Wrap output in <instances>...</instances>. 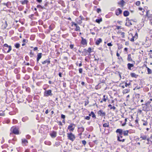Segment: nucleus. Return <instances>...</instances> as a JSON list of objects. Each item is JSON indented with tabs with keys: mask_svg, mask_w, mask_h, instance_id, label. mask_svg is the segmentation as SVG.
<instances>
[{
	"mask_svg": "<svg viewBox=\"0 0 152 152\" xmlns=\"http://www.w3.org/2000/svg\"><path fill=\"white\" fill-rule=\"evenodd\" d=\"M151 102L148 101L145 104H142V110L145 111H152V108L151 105L150 104Z\"/></svg>",
	"mask_w": 152,
	"mask_h": 152,
	"instance_id": "nucleus-1",
	"label": "nucleus"
},
{
	"mask_svg": "<svg viewBox=\"0 0 152 152\" xmlns=\"http://www.w3.org/2000/svg\"><path fill=\"white\" fill-rule=\"evenodd\" d=\"M67 137L68 139L72 141H73L75 138V136L72 133L67 134Z\"/></svg>",
	"mask_w": 152,
	"mask_h": 152,
	"instance_id": "nucleus-2",
	"label": "nucleus"
},
{
	"mask_svg": "<svg viewBox=\"0 0 152 152\" xmlns=\"http://www.w3.org/2000/svg\"><path fill=\"white\" fill-rule=\"evenodd\" d=\"M11 131L15 134H19L18 129L16 127H12L11 129Z\"/></svg>",
	"mask_w": 152,
	"mask_h": 152,
	"instance_id": "nucleus-3",
	"label": "nucleus"
},
{
	"mask_svg": "<svg viewBox=\"0 0 152 152\" xmlns=\"http://www.w3.org/2000/svg\"><path fill=\"white\" fill-rule=\"evenodd\" d=\"M52 94V91L51 90L45 91L44 93V96H51Z\"/></svg>",
	"mask_w": 152,
	"mask_h": 152,
	"instance_id": "nucleus-4",
	"label": "nucleus"
},
{
	"mask_svg": "<svg viewBox=\"0 0 152 152\" xmlns=\"http://www.w3.org/2000/svg\"><path fill=\"white\" fill-rule=\"evenodd\" d=\"M72 26H73V25H74L75 27L76 28L75 29V30L76 31H80V27L79 26H78L77 24L75 23L74 22H72Z\"/></svg>",
	"mask_w": 152,
	"mask_h": 152,
	"instance_id": "nucleus-5",
	"label": "nucleus"
},
{
	"mask_svg": "<svg viewBox=\"0 0 152 152\" xmlns=\"http://www.w3.org/2000/svg\"><path fill=\"white\" fill-rule=\"evenodd\" d=\"M126 20L128 22L125 23V25L128 26L130 27L132 25V20H129L128 18H126Z\"/></svg>",
	"mask_w": 152,
	"mask_h": 152,
	"instance_id": "nucleus-6",
	"label": "nucleus"
},
{
	"mask_svg": "<svg viewBox=\"0 0 152 152\" xmlns=\"http://www.w3.org/2000/svg\"><path fill=\"white\" fill-rule=\"evenodd\" d=\"M75 126V124L72 123L71 124L68 126V129L70 131H73L75 129V126Z\"/></svg>",
	"mask_w": 152,
	"mask_h": 152,
	"instance_id": "nucleus-7",
	"label": "nucleus"
},
{
	"mask_svg": "<svg viewBox=\"0 0 152 152\" xmlns=\"http://www.w3.org/2000/svg\"><path fill=\"white\" fill-rule=\"evenodd\" d=\"M123 136L122 134L121 135L119 134V135H118L117 136V140L118 141H120V142H124L125 140V139H121V138H123Z\"/></svg>",
	"mask_w": 152,
	"mask_h": 152,
	"instance_id": "nucleus-8",
	"label": "nucleus"
},
{
	"mask_svg": "<svg viewBox=\"0 0 152 152\" xmlns=\"http://www.w3.org/2000/svg\"><path fill=\"white\" fill-rule=\"evenodd\" d=\"M98 114L101 116H104L105 115V112H104L102 110H100L98 112Z\"/></svg>",
	"mask_w": 152,
	"mask_h": 152,
	"instance_id": "nucleus-9",
	"label": "nucleus"
},
{
	"mask_svg": "<svg viewBox=\"0 0 152 152\" xmlns=\"http://www.w3.org/2000/svg\"><path fill=\"white\" fill-rule=\"evenodd\" d=\"M122 12V11L120 8H118L115 11V14L117 15H118Z\"/></svg>",
	"mask_w": 152,
	"mask_h": 152,
	"instance_id": "nucleus-10",
	"label": "nucleus"
},
{
	"mask_svg": "<svg viewBox=\"0 0 152 152\" xmlns=\"http://www.w3.org/2000/svg\"><path fill=\"white\" fill-rule=\"evenodd\" d=\"M82 38V40L81 41V43L83 45H86L87 44L86 40V39L83 38V37Z\"/></svg>",
	"mask_w": 152,
	"mask_h": 152,
	"instance_id": "nucleus-11",
	"label": "nucleus"
},
{
	"mask_svg": "<svg viewBox=\"0 0 152 152\" xmlns=\"http://www.w3.org/2000/svg\"><path fill=\"white\" fill-rule=\"evenodd\" d=\"M42 54L41 53H38L37 55V62H38L39 59L41 58Z\"/></svg>",
	"mask_w": 152,
	"mask_h": 152,
	"instance_id": "nucleus-12",
	"label": "nucleus"
},
{
	"mask_svg": "<svg viewBox=\"0 0 152 152\" xmlns=\"http://www.w3.org/2000/svg\"><path fill=\"white\" fill-rule=\"evenodd\" d=\"M125 2L124 1H120L118 2V4L121 7H122L124 5V4L125 3Z\"/></svg>",
	"mask_w": 152,
	"mask_h": 152,
	"instance_id": "nucleus-13",
	"label": "nucleus"
},
{
	"mask_svg": "<svg viewBox=\"0 0 152 152\" xmlns=\"http://www.w3.org/2000/svg\"><path fill=\"white\" fill-rule=\"evenodd\" d=\"M116 132L118 133L119 134H123V130L122 129H118L116 130Z\"/></svg>",
	"mask_w": 152,
	"mask_h": 152,
	"instance_id": "nucleus-14",
	"label": "nucleus"
},
{
	"mask_svg": "<svg viewBox=\"0 0 152 152\" xmlns=\"http://www.w3.org/2000/svg\"><path fill=\"white\" fill-rule=\"evenodd\" d=\"M102 39L101 38H99L96 40L95 42V44L97 45H99V44L102 42Z\"/></svg>",
	"mask_w": 152,
	"mask_h": 152,
	"instance_id": "nucleus-15",
	"label": "nucleus"
},
{
	"mask_svg": "<svg viewBox=\"0 0 152 152\" xmlns=\"http://www.w3.org/2000/svg\"><path fill=\"white\" fill-rule=\"evenodd\" d=\"M127 67L128 69L129 70H132L131 68L134 66V64H133L128 63L127 65Z\"/></svg>",
	"mask_w": 152,
	"mask_h": 152,
	"instance_id": "nucleus-16",
	"label": "nucleus"
},
{
	"mask_svg": "<svg viewBox=\"0 0 152 152\" xmlns=\"http://www.w3.org/2000/svg\"><path fill=\"white\" fill-rule=\"evenodd\" d=\"M127 60L129 61H132L134 63V61L131 58V55L130 54H129L128 55Z\"/></svg>",
	"mask_w": 152,
	"mask_h": 152,
	"instance_id": "nucleus-17",
	"label": "nucleus"
},
{
	"mask_svg": "<svg viewBox=\"0 0 152 152\" xmlns=\"http://www.w3.org/2000/svg\"><path fill=\"white\" fill-rule=\"evenodd\" d=\"M129 14V12L128 11H125L124 12L123 14L124 16H128Z\"/></svg>",
	"mask_w": 152,
	"mask_h": 152,
	"instance_id": "nucleus-18",
	"label": "nucleus"
},
{
	"mask_svg": "<svg viewBox=\"0 0 152 152\" xmlns=\"http://www.w3.org/2000/svg\"><path fill=\"white\" fill-rule=\"evenodd\" d=\"M50 135L52 137H55L56 136V132L55 131H53L50 134Z\"/></svg>",
	"mask_w": 152,
	"mask_h": 152,
	"instance_id": "nucleus-19",
	"label": "nucleus"
},
{
	"mask_svg": "<svg viewBox=\"0 0 152 152\" xmlns=\"http://www.w3.org/2000/svg\"><path fill=\"white\" fill-rule=\"evenodd\" d=\"M22 142L23 144H24L25 145L28 143V141L25 139H22Z\"/></svg>",
	"mask_w": 152,
	"mask_h": 152,
	"instance_id": "nucleus-20",
	"label": "nucleus"
},
{
	"mask_svg": "<svg viewBox=\"0 0 152 152\" xmlns=\"http://www.w3.org/2000/svg\"><path fill=\"white\" fill-rule=\"evenodd\" d=\"M130 75H131V76L132 77H134L135 78H137L138 76V75L136 74L135 73H131L130 74Z\"/></svg>",
	"mask_w": 152,
	"mask_h": 152,
	"instance_id": "nucleus-21",
	"label": "nucleus"
},
{
	"mask_svg": "<svg viewBox=\"0 0 152 152\" xmlns=\"http://www.w3.org/2000/svg\"><path fill=\"white\" fill-rule=\"evenodd\" d=\"M129 133L128 130H126L124 131H123V134L125 136H128Z\"/></svg>",
	"mask_w": 152,
	"mask_h": 152,
	"instance_id": "nucleus-22",
	"label": "nucleus"
},
{
	"mask_svg": "<svg viewBox=\"0 0 152 152\" xmlns=\"http://www.w3.org/2000/svg\"><path fill=\"white\" fill-rule=\"evenodd\" d=\"M146 68H147V71H148V74H150L151 73L152 71L151 70L149 69V68H148L146 65H145Z\"/></svg>",
	"mask_w": 152,
	"mask_h": 152,
	"instance_id": "nucleus-23",
	"label": "nucleus"
},
{
	"mask_svg": "<svg viewBox=\"0 0 152 152\" xmlns=\"http://www.w3.org/2000/svg\"><path fill=\"white\" fill-rule=\"evenodd\" d=\"M47 63L48 64L50 63V61L48 60H46L42 62V64H43Z\"/></svg>",
	"mask_w": 152,
	"mask_h": 152,
	"instance_id": "nucleus-24",
	"label": "nucleus"
},
{
	"mask_svg": "<svg viewBox=\"0 0 152 152\" xmlns=\"http://www.w3.org/2000/svg\"><path fill=\"white\" fill-rule=\"evenodd\" d=\"M130 91V89H124L123 91V93L124 94H126L128 93Z\"/></svg>",
	"mask_w": 152,
	"mask_h": 152,
	"instance_id": "nucleus-25",
	"label": "nucleus"
},
{
	"mask_svg": "<svg viewBox=\"0 0 152 152\" xmlns=\"http://www.w3.org/2000/svg\"><path fill=\"white\" fill-rule=\"evenodd\" d=\"M103 126L104 127H108V128L109 127V123L108 122L107 123H104V124H103Z\"/></svg>",
	"mask_w": 152,
	"mask_h": 152,
	"instance_id": "nucleus-26",
	"label": "nucleus"
},
{
	"mask_svg": "<svg viewBox=\"0 0 152 152\" xmlns=\"http://www.w3.org/2000/svg\"><path fill=\"white\" fill-rule=\"evenodd\" d=\"M78 129H79V131L81 132H83L84 130V129L83 126L81 127L78 128Z\"/></svg>",
	"mask_w": 152,
	"mask_h": 152,
	"instance_id": "nucleus-27",
	"label": "nucleus"
},
{
	"mask_svg": "<svg viewBox=\"0 0 152 152\" xmlns=\"http://www.w3.org/2000/svg\"><path fill=\"white\" fill-rule=\"evenodd\" d=\"M102 21V19L101 18L100 19H97L96 20V22L99 23Z\"/></svg>",
	"mask_w": 152,
	"mask_h": 152,
	"instance_id": "nucleus-28",
	"label": "nucleus"
},
{
	"mask_svg": "<svg viewBox=\"0 0 152 152\" xmlns=\"http://www.w3.org/2000/svg\"><path fill=\"white\" fill-rule=\"evenodd\" d=\"M28 118L27 117H24L23 118H22V121H23L25 122L26 121L28 120Z\"/></svg>",
	"mask_w": 152,
	"mask_h": 152,
	"instance_id": "nucleus-29",
	"label": "nucleus"
},
{
	"mask_svg": "<svg viewBox=\"0 0 152 152\" xmlns=\"http://www.w3.org/2000/svg\"><path fill=\"white\" fill-rule=\"evenodd\" d=\"M146 16H147L150 20L152 19V15H148V11H147Z\"/></svg>",
	"mask_w": 152,
	"mask_h": 152,
	"instance_id": "nucleus-30",
	"label": "nucleus"
},
{
	"mask_svg": "<svg viewBox=\"0 0 152 152\" xmlns=\"http://www.w3.org/2000/svg\"><path fill=\"white\" fill-rule=\"evenodd\" d=\"M138 34L137 32H136L135 35L134 36H132V38H133V39L136 40L138 38Z\"/></svg>",
	"mask_w": 152,
	"mask_h": 152,
	"instance_id": "nucleus-31",
	"label": "nucleus"
},
{
	"mask_svg": "<svg viewBox=\"0 0 152 152\" xmlns=\"http://www.w3.org/2000/svg\"><path fill=\"white\" fill-rule=\"evenodd\" d=\"M142 121L144 122L143 124V126H147L148 125V122L147 121H145L143 120H142Z\"/></svg>",
	"mask_w": 152,
	"mask_h": 152,
	"instance_id": "nucleus-32",
	"label": "nucleus"
},
{
	"mask_svg": "<svg viewBox=\"0 0 152 152\" xmlns=\"http://www.w3.org/2000/svg\"><path fill=\"white\" fill-rule=\"evenodd\" d=\"M108 106L109 107H110V109H113L114 110H115V109H116V107H115V106H113V107H112V106L111 104H109L108 105Z\"/></svg>",
	"mask_w": 152,
	"mask_h": 152,
	"instance_id": "nucleus-33",
	"label": "nucleus"
},
{
	"mask_svg": "<svg viewBox=\"0 0 152 152\" xmlns=\"http://www.w3.org/2000/svg\"><path fill=\"white\" fill-rule=\"evenodd\" d=\"M15 46L17 48H18L20 47V44L18 43H16L15 45Z\"/></svg>",
	"mask_w": 152,
	"mask_h": 152,
	"instance_id": "nucleus-34",
	"label": "nucleus"
},
{
	"mask_svg": "<svg viewBox=\"0 0 152 152\" xmlns=\"http://www.w3.org/2000/svg\"><path fill=\"white\" fill-rule=\"evenodd\" d=\"M107 96H106L105 95H104L103 96V99H102V100H103V101L104 102H106L107 100Z\"/></svg>",
	"mask_w": 152,
	"mask_h": 152,
	"instance_id": "nucleus-35",
	"label": "nucleus"
},
{
	"mask_svg": "<svg viewBox=\"0 0 152 152\" xmlns=\"http://www.w3.org/2000/svg\"><path fill=\"white\" fill-rule=\"evenodd\" d=\"M140 138H142L143 140H145L147 139V136L146 135H144L143 136H141Z\"/></svg>",
	"mask_w": 152,
	"mask_h": 152,
	"instance_id": "nucleus-36",
	"label": "nucleus"
},
{
	"mask_svg": "<svg viewBox=\"0 0 152 152\" xmlns=\"http://www.w3.org/2000/svg\"><path fill=\"white\" fill-rule=\"evenodd\" d=\"M21 2L22 4H27L28 2V1H21Z\"/></svg>",
	"mask_w": 152,
	"mask_h": 152,
	"instance_id": "nucleus-37",
	"label": "nucleus"
},
{
	"mask_svg": "<svg viewBox=\"0 0 152 152\" xmlns=\"http://www.w3.org/2000/svg\"><path fill=\"white\" fill-rule=\"evenodd\" d=\"M91 114H92V118H96V115H95V114H94V113L92 111L91 112Z\"/></svg>",
	"mask_w": 152,
	"mask_h": 152,
	"instance_id": "nucleus-38",
	"label": "nucleus"
},
{
	"mask_svg": "<svg viewBox=\"0 0 152 152\" xmlns=\"http://www.w3.org/2000/svg\"><path fill=\"white\" fill-rule=\"evenodd\" d=\"M45 144L47 145H51V142H50L49 141H45Z\"/></svg>",
	"mask_w": 152,
	"mask_h": 152,
	"instance_id": "nucleus-39",
	"label": "nucleus"
},
{
	"mask_svg": "<svg viewBox=\"0 0 152 152\" xmlns=\"http://www.w3.org/2000/svg\"><path fill=\"white\" fill-rule=\"evenodd\" d=\"M8 48H9V50L7 52V53L10 52L12 50V48L11 46H9Z\"/></svg>",
	"mask_w": 152,
	"mask_h": 152,
	"instance_id": "nucleus-40",
	"label": "nucleus"
},
{
	"mask_svg": "<svg viewBox=\"0 0 152 152\" xmlns=\"http://www.w3.org/2000/svg\"><path fill=\"white\" fill-rule=\"evenodd\" d=\"M37 7L38 8H41L42 9L44 8V7L40 5H37Z\"/></svg>",
	"mask_w": 152,
	"mask_h": 152,
	"instance_id": "nucleus-41",
	"label": "nucleus"
},
{
	"mask_svg": "<svg viewBox=\"0 0 152 152\" xmlns=\"http://www.w3.org/2000/svg\"><path fill=\"white\" fill-rule=\"evenodd\" d=\"M88 53H89V54L91 52V49L90 47H89L88 48Z\"/></svg>",
	"mask_w": 152,
	"mask_h": 152,
	"instance_id": "nucleus-42",
	"label": "nucleus"
},
{
	"mask_svg": "<svg viewBox=\"0 0 152 152\" xmlns=\"http://www.w3.org/2000/svg\"><path fill=\"white\" fill-rule=\"evenodd\" d=\"M3 4L7 6V7H8L9 4H10V3L9 2H7V3H4Z\"/></svg>",
	"mask_w": 152,
	"mask_h": 152,
	"instance_id": "nucleus-43",
	"label": "nucleus"
},
{
	"mask_svg": "<svg viewBox=\"0 0 152 152\" xmlns=\"http://www.w3.org/2000/svg\"><path fill=\"white\" fill-rule=\"evenodd\" d=\"M82 144L84 145H85L86 143V141L85 140H83L82 141Z\"/></svg>",
	"mask_w": 152,
	"mask_h": 152,
	"instance_id": "nucleus-44",
	"label": "nucleus"
},
{
	"mask_svg": "<svg viewBox=\"0 0 152 152\" xmlns=\"http://www.w3.org/2000/svg\"><path fill=\"white\" fill-rule=\"evenodd\" d=\"M125 33L124 32H121V34L122 36V37L123 38H124V37L125 36H124Z\"/></svg>",
	"mask_w": 152,
	"mask_h": 152,
	"instance_id": "nucleus-45",
	"label": "nucleus"
},
{
	"mask_svg": "<svg viewBox=\"0 0 152 152\" xmlns=\"http://www.w3.org/2000/svg\"><path fill=\"white\" fill-rule=\"evenodd\" d=\"M79 73L81 74L83 72V69L81 68H80L79 69Z\"/></svg>",
	"mask_w": 152,
	"mask_h": 152,
	"instance_id": "nucleus-46",
	"label": "nucleus"
},
{
	"mask_svg": "<svg viewBox=\"0 0 152 152\" xmlns=\"http://www.w3.org/2000/svg\"><path fill=\"white\" fill-rule=\"evenodd\" d=\"M96 11L97 13H99L101 12V10L100 8H98L96 10Z\"/></svg>",
	"mask_w": 152,
	"mask_h": 152,
	"instance_id": "nucleus-47",
	"label": "nucleus"
},
{
	"mask_svg": "<svg viewBox=\"0 0 152 152\" xmlns=\"http://www.w3.org/2000/svg\"><path fill=\"white\" fill-rule=\"evenodd\" d=\"M18 122L17 120H15V119H13V123L14 124H16Z\"/></svg>",
	"mask_w": 152,
	"mask_h": 152,
	"instance_id": "nucleus-48",
	"label": "nucleus"
},
{
	"mask_svg": "<svg viewBox=\"0 0 152 152\" xmlns=\"http://www.w3.org/2000/svg\"><path fill=\"white\" fill-rule=\"evenodd\" d=\"M139 10H141V11H142V12H144L145 11V10L144 9H142V8L141 7H139Z\"/></svg>",
	"mask_w": 152,
	"mask_h": 152,
	"instance_id": "nucleus-49",
	"label": "nucleus"
},
{
	"mask_svg": "<svg viewBox=\"0 0 152 152\" xmlns=\"http://www.w3.org/2000/svg\"><path fill=\"white\" fill-rule=\"evenodd\" d=\"M90 117L89 116H86L85 118V119L87 120H89L90 119Z\"/></svg>",
	"mask_w": 152,
	"mask_h": 152,
	"instance_id": "nucleus-50",
	"label": "nucleus"
},
{
	"mask_svg": "<svg viewBox=\"0 0 152 152\" xmlns=\"http://www.w3.org/2000/svg\"><path fill=\"white\" fill-rule=\"evenodd\" d=\"M136 4L137 6H139L140 4V2L139 1H138L136 3Z\"/></svg>",
	"mask_w": 152,
	"mask_h": 152,
	"instance_id": "nucleus-51",
	"label": "nucleus"
},
{
	"mask_svg": "<svg viewBox=\"0 0 152 152\" xmlns=\"http://www.w3.org/2000/svg\"><path fill=\"white\" fill-rule=\"evenodd\" d=\"M26 91L28 92H30V88H26Z\"/></svg>",
	"mask_w": 152,
	"mask_h": 152,
	"instance_id": "nucleus-52",
	"label": "nucleus"
},
{
	"mask_svg": "<svg viewBox=\"0 0 152 152\" xmlns=\"http://www.w3.org/2000/svg\"><path fill=\"white\" fill-rule=\"evenodd\" d=\"M83 52L87 54V53H88V50H87L86 49H84L83 50Z\"/></svg>",
	"mask_w": 152,
	"mask_h": 152,
	"instance_id": "nucleus-53",
	"label": "nucleus"
},
{
	"mask_svg": "<svg viewBox=\"0 0 152 152\" xmlns=\"http://www.w3.org/2000/svg\"><path fill=\"white\" fill-rule=\"evenodd\" d=\"M92 31V29L90 30V31L91 33L93 35L95 34V33L94 32Z\"/></svg>",
	"mask_w": 152,
	"mask_h": 152,
	"instance_id": "nucleus-54",
	"label": "nucleus"
},
{
	"mask_svg": "<svg viewBox=\"0 0 152 152\" xmlns=\"http://www.w3.org/2000/svg\"><path fill=\"white\" fill-rule=\"evenodd\" d=\"M70 47L71 49H72L74 47V45L73 44H71L70 45Z\"/></svg>",
	"mask_w": 152,
	"mask_h": 152,
	"instance_id": "nucleus-55",
	"label": "nucleus"
},
{
	"mask_svg": "<svg viewBox=\"0 0 152 152\" xmlns=\"http://www.w3.org/2000/svg\"><path fill=\"white\" fill-rule=\"evenodd\" d=\"M107 45L109 46H111L113 45L111 44V43H109L107 44Z\"/></svg>",
	"mask_w": 152,
	"mask_h": 152,
	"instance_id": "nucleus-56",
	"label": "nucleus"
},
{
	"mask_svg": "<svg viewBox=\"0 0 152 152\" xmlns=\"http://www.w3.org/2000/svg\"><path fill=\"white\" fill-rule=\"evenodd\" d=\"M61 118H63L64 119L65 118V115H63V114H61Z\"/></svg>",
	"mask_w": 152,
	"mask_h": 152,
	"instance_id": "nucleus-57",
	"label": "nucleus"
},
{
	"mask_svg": "<svg viewBox=\"0 0 152 152\" xmlns=\"http://www.w3.org/2000/svg\"><path fill=\"white\" fill-rule=\"evenodd\" d=\"M9 46L7 44H5L4 45V47H8Z\"/></svg>",
	"mask_w": 152,
	"mask_h": 152,
	"instance_id": "nucleus-58",
	"label": "nucleus"
},
{
	"mask_svg": "<svg viewBox=\"0 0 152 152\" xmlns=\"http://www.w3.org/2000/svg\"><path fill=\"white\" fill-rule=\"evenodd\" d=\"M130 83H129V84H127L126 83H125V86L126 87H127L129 85H130Z\"/></svg>",
	"mask_w": 152,
	"mask_h": 152,
	"instance_id": "nucleus-59",
	"label": "nucleus"
},
{
	"mask_svg": "<svg viewBox=\"0 0 152 152\" xmlns=\"http://www.w3.org/2000/svg\"><path fill=\"white\" fill-rule=\"evenodd\" d=\"M93 3L96 4H98V2L97 1H93Z\"/></svg>",
	"mask_w": 152,
	"mask_h": 152,
	"instance_id": "nucleus-60",
	"label": "nucleus"
},
{
	"mask_svg": "<svg viewBox=\"0 0 152 152\" xmlns=\"http://www.w3.org/2000/svg\"><path fill=\"white\" fill-rule=\"evenodd\" d=\"M28 41V40L27 39H23V42H27Z\"/></svg>",
	"mask_w": 152,
	"mask_h": 152,
	"instance_id": "nucleus-61",
	"label": "nucleus"
},
{
	"mask_svg": "<svg viewBox=\"0 0 152 152\" xmlns=\"http://www.w3.org/2000/svg\"><path fill=\"white\" fill-rule=\"evenodd\" d=\"M58 75H59V76L60 77H62V73H61V72H59L58 74Z\"/></svg>",
	"mask_w": 152,
	"mask_h": 152,
	"instance_id": "nucleus-62",
	"label": "nucleus"
},
{
	"mask_svg": "<svg viewBox=\"0 0 152 152\" xmlns=\"http://www.w3.org/2000/svg\"><path fill=\"white\" fill-rule=\"evenodd\" d=\"M132 42H134V39H133V38H132L130 40Z\"/></svg>",
	"mask_w": 152,
	"mask_h": 152,
	"instance_id": "nucleus-63",
	"label": "nucleus"
},
{
	"mask_svg": "<svg viewBox=\"0 0 152 152\" xmlns=\"http://www.w3.org/2000/svg\"><path fill=\"white\" fill-rule=\"evenodd\" d=\"M37 49H38V48L37 47H35V48H34V51H35V50H37Z\"/></svg>",
	"mask_w": 152,
	"mask_h": 152,
	"instance_id": "nucleus-64",
	"label": "nucleus"
}]
</instances>
